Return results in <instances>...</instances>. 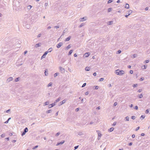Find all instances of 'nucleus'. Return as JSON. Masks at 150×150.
Instances as JSON below:
<instances>
[{
    "mask_svg": "<svg viewBox=\"0 0 150 150\" xmlns=\"http://www.w3.org/2000/svg\"><path fill=\"white\" fill-rule=\"evenodd\" d=\"M125 8H126L127 9L129 8V4H125Z\"/></svg>",
    "mask_w": 150,
    "mask_h": 150,
    "instance_id": "obj_8",
    "label": "nucleus"
},
{
    "mask_svg": "<svg viewBox=\"0 0 150 150\" xmlns=\"http://www.w3.org/2000/svg\"><path fill=\"white\" fill-rule=\"evenodd\" d=\"M74 57H77V55L76 54H74Z\"/></svg>",
    "mask_w": 150,
    "mask_h": 150,
    "instance_id": "obj_60",
    "label": "nucleus"
},
{
    "mask_svg": "<svg viewBox=\"0 0 150 150\" xmlns=\"http://www.w3.org/2000/svg\"><path fill=\"white\" fill-rule=\"evenodd\" d=\"M52 82H50L48 85V87L51 86H52Z\"/></svg>",
    "mask_w": 150,
    "mask_h": 150,
    "instance_id": "obj_16",
    "label": "nucleus"
},
{
    "mask_svg": "<svg viewBox=\"0 0 150 150\" xmlns=\"http://www.w3.org/2000/svg\"><path fill=\"white\" fill-rule=\"evenodd\" d=\"M41 35V34H40L39 35H38V37H40Z\"/></svg>",
    "mask_w": 150,
    "mask_h": 150,
    "instance_id": "obj_48",
    "label": "nucleus"
},
{
    "mask_svg": "<svg viewBox=\"0 0 150 150\" xmlns=\"http://www.w3.org/2000/svg\"><path fill=\"white\" fill-rule=\"evenodd\" d=\"M117 104V103L116 102H115L114 104V106H116Z\"/></svg>",
    "mask_w": 150,
    "mask_h": 150,
    "instance_id": "obj_32",
    "label": "nucleus"
},
{
    "mask_svg": "<svg viewBox=\"0 0 150 150\" xmlns=\"http://www.w3.org/2000/svg\"><path fill=\"white\" fill-rule=\"evenodd\" d=\"M86 83H84L83 84V85L82 87H84L85 86H86Z\"/></svg>",
    "mask_w": 150,
    "mask_h": 150,
    "instance_id": "obj_23",
    "label": "nucleus"
},
{
    "mask_svg": "<svg viewBox=\"0 0 150 150\" xmlns=\"http://www.w3.org/2000/svg\"><path fill=\"white\" fill-rule=\"evenodd\" d=\"M79 146H77L75 147L74 148L75 149H76Z\"/></svg>",
    "mask_w": 150,
    "mask_h": 150,
    "instance_id": "obj_44",
    "label": "nucleus"
},
{
    "mask_svg": "<svg viewBox=\"0 0 150 150\" xmlns=\"http://www.w3.org/2000/svg\"><path fill=\"white\" fill-rule=\"evenodd\" d=\"M59 100H60V99H58L56 100V102H57L59 101Z\"/></svg>",
    "mask_w": 150,
    "mask_h": 150,
    "instance_id": "obj_62",
    "label": "nucleus"
},
{
    "mask_svg": "<svg viewBox=\"0 0 150 150\" xmlns=\"http://www.w3.org/2000/svg\"><path fill=\"white\" fill-rule=\"evenodd\" d=\"M51 111V110H48V111H47V113H50V111Z\"/></svg>",
    "mask_w": 150,
    "mask_h": 150,
    "instance_id": "obj_47",
    "label": "nucleus"
},
{
    "mask_svg": "<svg viewBox=\"0 0 150 150\" xmlns=\"http://www.w3.org/2000/svg\"><path fill=\"white\" fill-rule=\"evenodd\" d=\"M112 10V8H109L108 9V12H110L111 10Z\"/></svg>",
    "mask_w": 150,
    "mask_h": 150,
    "instance_id": "obj_20",
    "label": "nucleus"
},
{
    "mask_svg": "<svg viewBox=\"0 0 150 150\" xmlns=\"http://www.w3.org/2000/svg\"><path fill=\"white\" fill-rule=\"evenodd\" d=\"M58 73H56L54 74V77H55L56 76H57V75H58Z\"/></svg>",
    "mask_w": 150,
    "mask_h": 150,
    "instance_id": "obj_35",
    "label": "nucleus"
},
{
    "mask_svg": "<svg viewBox=\"0 0 150 150\" xmlns=\"http://www.w3.org/2000/svg\"><path fill=\"white\" fill-rule=\"evenodd\" d=\"M45 74L46 76H47V74H48V73L47 72H46V71H45Z\"/></svg>",
    "mask_w": 150,
    "mask_h": 150,
    "instance_id": "obj_42",
    "label": "nucleus"
},
{
    "mask_svg": "<svg viewBox=\"0 0 150 150\" xmlns=\"http://www.w3.org/2000/svg\"><path fill=\"white\" fill-rule=\"evenodd\" d=\"M112 22V21H110L109 23H109V24H111Z\"/></svg>",
    "mask_w": 150,
    "mask_h": 150,
    "instance_id": "obj_64",
    "label": "nucleus"
},
{
    "mask_svg": "<svg viewBox=\"0 0 150 150\" xmlns=\"http://www.w3.org/2000/svg\"><path fill=\"white\" fill-rule=\"evenodd\" d=\"M59 133L58 132V133H57L56 134V135L57 136H58L59 135Z\"/></svg>",
    "mask_w": 150,
    "mask_h": 150,
    "instance_id": "obj_53",
    "label": "nucleus"
},
{
    "mask_svg": "<svg viewBox=\"0 0 150 150\" xmlns=\"http://www.w3.org/2000/svg\"><path fill=\"white\" fill-rule=\"evenodd\" d=\"M19 78H17L16 79H15V81L16 82H17V81H18V79H19Z\"/></svg>",
    "mask_w": 150,
    "mask_h": 150,
    "instance_id": "obj_27",
    "label": "nucleus"
},
{
    "mask_svg": "<svg viewBox=\"0 0 150 150\" xmlns=\"http://www.w3.org/2000/svg\"><path fill=\"white\" fill-rule=\"evenodd\" d=\"M28 129L27 127L25 128L24 129V131L22 134V136H23L25 135V133L28 132Z\"/></svg>",
    "mask_w": 150,
    "mask_h": 150,
    "instance_id": "obj_2",
    "label": "nucleus"
},
{
    "mask_svg": "<svg viewBox=\"0 0 150 150\" xmlns=\"http://www.w3.org/2000/svg\"><path fill=\"white\" fill-rule=\"evenodd\" d=\"M137 85V84H134L133 85V87H136Z\"/></svg>",
    "mask_w": 150,
    "mask_h": 150,
    "instance_id": "obj_36",
    "label": "nucleus"
},
{
    "mask_svg": "<svg viewBox=\"0 0 150 150\" xmlns=\"http://www.w3.org/2000/svg\"><path fill=\"white\" fill-rule=\"evenodd\" d=\"M149 61V60H146V61H145V62H144L145 63H148Z\"/></svg>",
    "mask_w": 150,
    "mask_h": 150,
    "instance_id": "obj_28",
    "label": "nucleus"
},
{
    "mask_svg": "<svg viewBox=\"0 0 150 150\" xmlns=\"http://www.w3.org/2000/svg\"><path fill=\"white\" fill-rule=\"evenodd\" d=\"M38 146H35V147H33V149H35V148H37L38 147Z\"/></svg>",
    "mask_w": 150,
    "mask_h": 150,
    "instance_id": "obj_39",
    "label": "nucleus"
},
{
    "mask_svg": "<svg viewBox=\"0 0 150 150\" xmlns=\"http://www.w3.org/2000/svg\"><path fill=\"white\" fill-rule=\"evenodd\" d=\"M148 7H146V8H145V10H146H146H148Z\"/></svg>",
    "mask_w": 150,
    "mask_h": 150,
    "instance_id": "obj_63",
    "label": "nucleus"
},
{
    "mask_svg": "<svg viewBox=\"0 0 150 150\" xmlns=\"http://www.w3.org/2000/svg\"><path fill=\"white\" fill-rule=\"evenodd\" d=\"M62 42H60L57 45V47L58 48H59L62 45Z\"/></svg>",
    "mask_w": 150,
    "mask_h": 150,
    "instance_id": "obj_3",
    "label": "nucleus"
},
{
    "mask_svg": "<svg viewBox=\"0 0 150 150\" xmlns=\"http://www.w3.org/2000/svg\"><path fill=\"white\" fill-rule=\"evenodd\" d=\"M126 120L127 121H129V117H126Z\"/></svg>",
    "mask_w": 150,
    "mask_h": 150,
    "instance_id": "obj_31",
    "label": "nucleus"
},
{
    "mask_svg": "<svg viewBox=\"0 0 150 150\" xmlns=\"http://www.w3.org/2000/svg\"><path fill=\"white\" fill-rule=\"evenodd\" d=\"M98 135L100 137L101 136V134L100 133H98Z\"/></svg>",
    "mask_w": 150,
    "mask_h": 150,
    "instance_id": "obj_38",
    "label": "nucleus"
},
{
    "mask_svg": "<svg viewBox=\"0 0 150 150\" xmlns=\"http://www.w3.org/2000/svg\"><path fill=\"white\" fill-rule=\"evenodd\" d=\"M89 55H90V54L88 52L84 54V55L85 56V57H88L89 56Z\"/></svg>",
    "mask_w": 150,
    "mask_h": 150,
    "instance_id": "obj_5",
    "label": "nucleus"
},
{
    "mask_svg": "<svg viewBox=\"0 0 150 150\" xmlns=\"http://www.w3.org/2000/svg\"><path fill=\"white\" fill-rule=\"evenodd\" d=\"M51 105L52 106V107H53V106H54V105H55V104L54 103H52Z\"/></svg>",
    "mask_w": 150,
    "mask_h": 150,
    "instance_id": "obj_52",
    "label": "nucleus"
},
{
    "mask_svg": "<svg viewBox=\"0 0 150 150\" xmlns=\"http://www.w3.org/2000/svg\"><path fill=\"white\" fill-rule=\"evenodd\" d=\"M11 119V118H9L8 119V120L5 122V123H7L8 122V121L9 120V119Z\"/></svg>",
    "mask_w": 150,
    "mask_h": 150,
    "instance_id": "obj_21",
    "label": "nucleus"
},
{
    "mask_svg": "<svg viewBox=\"0 0 150 150\" xmlns=\"http://www.w3.org/2000/svg\"><path fill=\"white\" fill-rule=\"evenodd\" d=\"M85 20V17H83V18H81L80 19V20L81 21H83Z\"/></svg>",
    "mask_w": 150,
    "mask_h": 150,
    "instance_id": "obj_9",
    "label": "nucleus"
},
{
    "mask_svg": "<svg viewBox=\"0 0 150 150\" xmlns=\"http://www.w3.org/2000/svg\"><path fill=\"white\" fill-rule=\"evenodd\" d=\"M71 47V46L70 45H69L67 47H66V49L67 50H68V49H69Z\"/></svg>",
    "mask_w": 150,
    "mask_h": 150,
    "instance_id": "obj_18",
    "label": "nucleus"
},
{
    "mask_svg": "<svg viewBox=\"0 0 150 150\" xmlns=\"http://www.w3.org/2000/svg\"><path fill=\"white\" fill-rule=\"evenodd\" d=\"M96 73H95H95H93V75L94 76H96Z\"/></svg>",
    "mask_w": 150,
    "mask_h": 150,
    "instance_id": "obj_51",
    "label": "nucleus"
},
{
    "mask_svg": "<svg viewBox=\"0 0 150 150\" xmlns=\"http://www.w3.org/2000/svg\"><path fill=\"white\" fill-rule=\"evenodd\" d=\"M141 135L142 136H144V134L143 133H142L141 134Z\"/></svg>",
    "mask_w": 150,
    "mask_h": 150,
    "instance_id": "obj_56",
    "label": "nucleus"
},
{
    "mask_svg": "<svg viewBox=\"0 0 150 150\" xmlns=\"http://www.w3.org/2000/svg\"><path fill=\"white\" fill-rule=\"evenodd\" d=\"M49 52H50L51 51H52V48H50L49 49Z\"/></svg>",
    "mask_w": 150,
    "mask_h": 150,
    "instance_id": "obj_37",
    "label": "nucleus"
},
{
    "mask_svg": "<svg viewBox=\"0 0 150 150\" xmlns=\"http://www.w3.org/2000/svg\"><path fill=\"white\" fill-rule=\"evenodd\" d=\"M116 122H115L113 123L112 124V125L113 126H115L116 125Z\"/></svg>",
    "mask_w": 150,
    "mask_h": 150,
    "instance_id": "obj_33",
    "label": "nucleus"
},
{
    "mask_svg": "<svg viewBox=\"0 0 150 150\" xmlns=\"http://www.w3.org/2000/svg\"><path fill=\"white\" fill-rule=\"evenodd\" d=\"M142 91L141 89H139L138 90V92H140Z\"/></svg>",
    "mask_w": 150,
    "mask_h": 150,
    "instance_id": "obj_46",
    "label": "nucleus"
},
{
    "mask_svg": "<svg viewBox=\"0 0 150 150\" xmlns=\"http://www.w3.org/2000/svg\"><path fill=\"white\" fill-rule=\"evenodd\" d=\"M66 101V100H63L62 102H61V104H62L64 103H65Z\"/></svg>",
    "mask_w": 150,
    "mask_h": 150,
    "instance_id": "obj_17",
    "label": "nucleus"
},
{
    "mask_svg": "<svg viewBox=\"0 0 150 150\" xmlns=\"http://www.w3.org/2000/svg\"><path fill=\"white\" fill-rule=\"evenodd\" d=\"M143 97V95H142V94H141L140 95H139V98H142Z\"/></svg>",
    "mask_w": 150,
    "mask_h": 150,
    "instance_id": "obj_26",
    "label": "nucleus"
},
{
    "mask_svg": "<svg viewBox=\"0 0 150 150\" xmlns=\"http://www.w3.org/2000/svg\"><path fill=\"white\" fill-rule=\"evenodd\" d=\"M135 137V135L134 134H133L132 135V138H134Z\"/></svg>",
    "mask_w": 150,
    "mask_h": 150,
    "instance_id": "obj_43",
    "label": "nucleus"
},
{
    "mask_svg": "<svg viewBox=\"0 0 150 150\" xmlns=\"http://www.w3.org/2000/svg\"><path fill=\"white\" fill-rule=\"evenodd\" d=\"M49 103L48 102V101L46 102L45 103V105H48Z\"/></svg>",
    "mask_w": 150,
    "mask_h": 150,
    "instance_id": "obj_19",
    "label": "nucleus"
},
{
    "mask_svg": "<svg viewBox=\"0 0 150 150\" xmlns=\"http://www.w3.org/2000/svg\"><path fill=\"white\" fill-rule=\"evenodd\" d=\"M112 2V0H109L108 1V3L109 4Z\"/></svg>",
    "mask_w": 150,
    "mask_h": 150,
    "instance_id": "obj_25",
    "label": "nucleus"
},
{
    "mask_svg": "<svg viewBox=\"0 0 150 150\" xmlns=\"http://www.w3.org/2000/svg\"><path fill=\"white\" fill-rule=\"evenodd\" d=\"M132 142H130L129 143V146H131L132 145Z\"/></svg>",
    "mask_w": 150,
    "mask_h": 150,
    "instance_id": "obj_57",
    "label": "nucleus"
},
{
    "mask_svg": "<svg viewBox=\"0 0 150 150\" xmlns=\"http://www.w3.org/2000/svg\"><path fill=\"white\" fill-rule=\"evenodd\" d=\"M79 110V108H77L76 109V111H78Z\"/></svg>",
    "mask_w": 150,
    "mask_h": 150,
    "instance_id": "obj_59",
    "label": "nucleus"
},
{
    "mask_svg": "<svg viewBox=\"0 0 150 150\" xmlns=\"http://www.w3.org/2000/svg\"><path fill=\"white\" fill-rule=\"evenodd\" d=\"M73 52V50H71L69 52V55H70Z\"/></svg>",
    "mask_w": 150,
    "mask_h": 150,
    "instance_id": "obj_15",
    "label": "nucleus"
},
{
    "mask_svg": "<svg viewBox=\"0 0 150 150\" xmlns=\"http://www.w3.org/2000/svg\"><path fill=\"white\" fill-rule=\"evenodd\" d=\"M52 107V106L51 105H49V108H50Z\"/></svg>",
    "mask_w": 150,
    "mask_h": 150,
    "instance_id": "obj_45",
    "label": "nucleus"
},
{
    "mask_svg": "<svg viewBox=\"0 0 150 150\" xmlns=\"http://www.w3.org/2000/svg\"><path fill=\"white\" fill-rule=\"evenodd\" d=\"M129 72L131 74H132L133 73V71L132 70H130Z\"/></svg>",
    "mask_w": 150,
    "mask_h": 150,
    "instance_id": "obj_34",
    "label": "nucleus"
},
{
    "mask_svg": "<svg viewBox=\"0 0 150 150\" xmlns=\"http://www.w3.org/2000/svg\"><path fill=\"white\" fill-rule=\"evenodd\" d=\"M98 88V87L97 86H96L95 87V89H97Z\"/></svg>",
    "mask_w": 150,
    "mask_h": 150,
    "instance_id": "obj_50",
    "label": "nucleus"
},
{
    "mask_svg": "<svg viewBox=\"0 0 150 150\" xmlns=\"http://www.w3.org/2000/svg\"><path fill=\"white\" fill-rule=\"evenodd\" d=\"M114 129V128L113 127H111V128H110V129H109V131L110 132H111L112 131H113V130Z\"/></svg>",
    "mask_w": 150,
    "mask_h": 150,
    "instance_id": "obj_10",
    "label": "nucleus"
},
{
    "mask_svg": "<svg viewBox=\"0 0 150 150\" xmlns=\"http://www.w3.org/2000/svg\"><path fill=\"white\" fill-rule=\"evenodd\" d=\"M132 119H135V117L134 116H132Z\"/></svg>",
    "mask_w": 150,
    "mask_h": 150,
    "instance_id": "obj_41",
    "label": "nucleus"
},
{
    "mask_svg": "<svg viewBox=\"0 0 150 150\" xmlns=\"http://www.w3.org/2000/svg\"><path fill=\"white\" fill-rule=\"evenodd\" d=\"M147 67V66H146L145 65H143L142 67V68L143 69H146V67Z\"/></svg>",
    "mask_w": 150,
    "mask_h": 150,
    "instance_id": "obj_13",
    "label": "nucleus"
},
{
    "mask_svg": "<svg viewBox=\"0 0 150 150\" xmlns=\"http://www.w3.org/2000/svg\"><path fill=\"white\" fill-rule=\"evenodd\" d=\"M149 112V111L148 110H146V113H148Z\"/></svg>",
    "mask_w": 150,
    "mask_h": 150,
    "instance_id": "obj_40",
    "label": "nucleus"
},
{
    "mask_svg": "<svg viewBox=\"0 0 150 150\" xmlns=\"http://www.w3.org/2000/svg\"><path fill=\"white\" fill-rule=\"evenodd\" d=\"M118 54H120L121 53V51L120 50H119L118 51Z\"/></svg>",
    "mask_w": 150,
    "mask_h": 150,
    "instance_id": "obj_54",
    "label": "nucleus"
},
{
    "mask_svg": "<svg viewBox=\"0 0 150 150\" xmlns=\"http://www.w3.org/2000/svg\"><path fill=\"white\" fill-rule=\"evenodd\" d=\"M55 27V28H59V27L58 26H56Z\"/></svg>",
    "mask_w": 150,
    "mask_h": 150,
    "instance_id": "obj_61",
    "label": "nucleus"
},
{
    "mask_svg": "<svg viewBox=\"0 0 150 150\" xmlns=\"http://www.w3.org/2000/svg\"><path fill=\"white\" fill-rule=\"evenodd\" d=\"M32 7V6H30V5H29L28 6V7H29V8H29L30 9Z\"/></svg>",
    "mask_w": 150,
    "mask_h": 150,
    "instance_id": "obj_58",
    "label": "nucleus"
},
{
    "mask_svg": "<svg viewBox=\"0 0 150 150\" xmlns=\"http://www.w3.org/2000/svg\"><path fill=\"white\" fill-rule=\"evenodd\" d=\"M59 69L61 71H63L64 70V69L63 68L61 67H60L59 68Z\"/></svg>",
    "mask_w": 150,
    "mask_h": 150,
    "instance_id": "obj_14",
    "label": "nucleus"
},
{
    "mask_svg": "<svg viewBox=\"0 0 150 150\" xmlns=\"http://www.w3.org/2000/svg\"><path fill=\"white\" fill-rule=\"evenodd\" d=\"M48 52H45V53L42 56L41 59H42L43 58L45 57L46 55H47V54Z\"/></svg>",
    "mask_w": 150,
    "mask_h": 150,
    "instance_id": "obj_4",
    "label": "nucleus"
},
{
    "mask_svg": "<svg viewBox=\"0 0 150 150\" xmlns=\"http://www.w3.org/2000/svg\"><path fill=\"white\" fill-rule=\"evenodd\" d=\"M64 141H63L61 142L60 143H57V144L56 145L57 146H58V145H59L60 144H62L63 143H64Z\"/></svg>",
    "mask_w": 150,
    "mask_h": 150,
    "instance_id": "obj_7",
    "label": "nucleus"
},
{
    "mask_svg": "<svg viewBox=\"0 0 150 150\" xmlns=\"http://www.w3.org/2000/svg\"><path fill=\"white\" fill-rule=\"evenodd\" d=\"M71 38V37L69 36L68 37V38H67L65 40V41H69Z\"/></svg>",
    "mask_w": 150,
    "mask_h": 150,
    "instance_id": "obj_6",
    "label": "nucleus"
},
{
    "mask_svg": "<svg viewBox=\"0 0 150 150\" xmlns=\"http://www.w3.org/2000/svg\"><path fill=\"white\" fill-rule=\"evenodd\" d=\"M139 129V127H137L136 129V131H137V130H138V129Z\"/></svg>",
    "mask_w": 150,
    "mask_h": 150,
    "instance_id": "obj_30",
    "label": "nucleus"
},
{
    "mask_svg": "<svg viewBox=\"0 0 150 150\" xmlns=\"http://www.w3.org/2000/svg\"><path fill=\"white\" fill-rule=\"evenodd\" d=\"M135 108L136 110L138 109V107L137 106H135Z\"/></svg>",
    "mask_w": 150,
    "mask_h": 150,
    "instance_id": "obj_49",
    "label": "nucleus"
},
{
    "mask_svg": "<svg viewBox=\"0 0 150 150\" xmlns=\"http://www.w3.org/2000/svg\"><path fill=\"white\" fill-rule=\"evenodd\" d=\"M144 79V78H141L140 79V81H141L143 80Z\"/></svg>",
    "mask_w": 150,
    "mask_h": 150,
    "instance_id": "obj_29",
    "label": "nucleus"
},
{
    "mask_svg": "<svg viewBox=\"0 0 150 150\" xmlns=\"http://www.w3.org/2000/svg\"><path fill=\"white\" fill-rule=\"evenodd\" d=\"M40 43H38L37 44H36L35 45V47H37L40 46Z\"/></svg>",
    "mask_w": 150,
    "mask_h": 150,
    "instance_id": "obj_11",
    "label": "nucleus"
},
{
    "mask_svg": "<svg viewBox=\"0 0 150 150\" xmlns=\"http://www.w3.org/2000/svg\"><path fill=\"white\" fill-rule=\"evenodd\" d=\"M90 68L89 67H86L85 68V70L87 71H88L90 70Z\"/></svg>",
    "mask_w": 150,
    "mask_h": 150,
    "instance_id": "obj_12",
    "label": "nucleus"
},
{
    "mask_svg": "<svg viewBox=\"0 0 150 150\" xmlns=\"http://www.w3.org/2000/svg\"><path fill=\"white\" fill-rule=\"evenodd\" d=\"M129 15H130V14L129 13V14L128 15H126L125 16V17L127 18L128 16H129Z\"/></svg>",
    "mask_w": 150,
    "mask_h": 150,
    "instance_id": "obj_55",
    "label": "nucleus"
},
{
    "mask_svg": "<svg viewBox=\"0 0 150 150\" xmlns=\"http://www.w3.org/2000/svg\"><path fill=\"white\" fill-rule=\"evenodd\" d=\"M116 73L117 75H122L124 73V72L123 70H117L116 71Z\"/></svg>",
    "mask_w": 150,
    "mask_h": 150,
    "instance_id": "obj_1",
    "label": "nucleus"
},
{
    "mask_svg": "<svg viewBox=\"0 0 150 150\" xmlns=\"http://www.w3.org/2000/svg\"><path fill=\"white\" fill-rule=\"evenodd\" d=\"M103 80H104V79L103 78H101L100 79L99 81H103Z\"/></svg>",
    "mask_w": 150,
    "mask_h": 150,
    "instance_id": "obj_24",
    "label": "nucleus"
},
{
    "mask_svg": "<svg viewBox=\"0 0 150 150\" xmlns=\"http://www.w3.org/2000/svg\"><path fill=\"white\" fill-rule=\"evenodd\" d=\"M9 81H11L13 80L12 77H10L8 79Z\"/></svg>",
    "mask_w": 150,
    "mask_h": 150,
    "instance_id": "obj_22",
    "label": "nucleus"
}]
</instances>
